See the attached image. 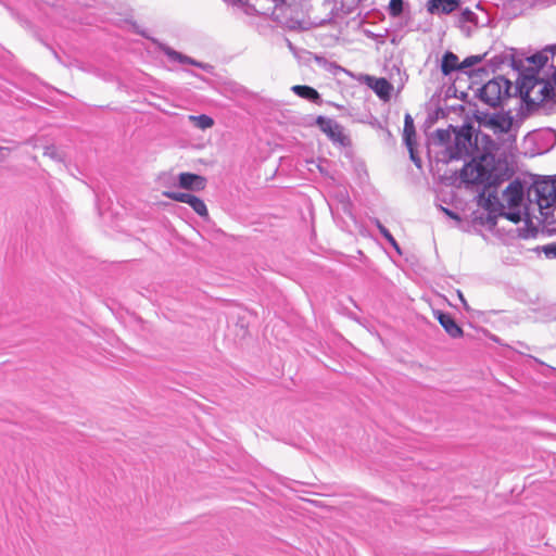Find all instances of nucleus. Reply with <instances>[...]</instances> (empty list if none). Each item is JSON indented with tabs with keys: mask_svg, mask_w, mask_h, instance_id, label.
<instances>
[{
	"mask_svg": "<svg viewBox=\"0 0 556 556\" xmlns=\"http://www.w3.org/2000/svg\"><path fill=\"white\" fill-rule=\"evenodd\" d=\"M523 201V186L519 180L511 181L503 191V207L511 210L505 213L507 219L519 223L521 219L520 211L518 210Z\"/></svg>",
	"mask_w": 556,
	"mask_h": 556,
	"instance_id": "1",
	"label": "nucleus"
},
{
	"mask_svg": "<svg viewBox=\"0 0 556 556\" xmlns=\"http://www.w3.org/2000/svg\"><path fill=\"white\" fill-rule=\"evenodd\" d=\"M534 190L541 213L547 216V210L556 204V179L545 178L538 180L534 184Z\"/></svg>",
	"mask_w": 556,
	"mask_h": 556,
	"instance_id": "2",
	"label": "nucleus"
},
{
	"mask_svg": "<svg viewBox=\"0 0 556 556\" xmlns=\"http://www.w3.org/2000/svg\"><path fill=\"white\" fill-rule=\"evenodd\" d=\"M509 84L503 78H494L489 80L480 90V98L483 102L491 106L500 104L507 97Z\"/></svg>",
	"mask_w": 556,
	"mask_h": 556,
	"instance_id": "3",
	"label": "nucleus"
},
{
	"mask_svg": "<svg viewBox=\"0 0 556 556\" xmlns=\"http://www.w3.org/2000/svg\"><path fill=\"white\" fill-rule=\"evenodd\" d=\"M316 125L333 143H339L341 146H348L350 143V139L345 135L343 127L334 119L318 116L316 118Z\"/></svg>",
	"mask_w": 556,
	"mask_h": 556,
	"instance_id": "4",
	"label": "nucleus"
},
{
	"mask_svg": "<svg viewBox=\"0 0 556 556\" xmlns=\"http://www.w3.org/2000/svg\"><path fill=\"white\" fill-rule=\"evenodd\" d=\"M163 195L173 201L188 204L200 217L208 218L210 216L205 202L190 192L164 191Z\"/></svg>",
	"mask_w": 556,
	"mask_h": 556,
	"instance_id": "5",
	"label": "nucleus"
},
{
	"mask_svg": "<svg viewBox=\"0 0 556 556\" xmlns=\"http://www.w3.org/2000/svg\"><path fill=\"white\" fill-rule=\"evenodd\" d=\"M455 135V148L451 151L450 156L452 159H462L469 154V150L472 146V126L467 124L462 126L458 130L453 129Z\"/></svg>",
	"mask_w": 556,
	"mask_h": 556,
	"instance_id": "6",
	"label": "nucleus"
},
{
	"mask_svg": "<svg viewBox=\"0 0 556 556\" xmlns=\"http://www.w3.org/2000/svg\"><path fill=\"white\" fill-rule=\"evenodd\" d=\"M489 177V172L481 161L472 160L460 172V178L465 184L477 185Z\"/></svg>",
	"mask_w": 556,
	"mask_h": 556,
	"instance_id": "7",
	"label": "nucleus"
},
{
	"mask_svg": "<svg viewBox=\"0 0 556 556\" xmlns=\"http://www.w3.org/2000/svg\"><path fill=\"white\" fill-rule=\"evenodd\" d=\"M481 125L495 135L506 134L513 127V117L508 113H495L483 118Z\"/></svg>",
	"mask_w": 556,
	"mask_h": 556,
	"instance_id": "8",
	"label": "nucleus"
},
{
	"mask_svg": "<svg viewBox=\"0 0 556 556\" xmlns=\"http://www.w3.org/2000/svg\"><path fill=\"white\" fill-rule=\"evenodd\" d=\"M207 180L204 176L184 172L178 175L179 188L188 191H203L206 188Z\"/></svg>",
	"mask_w": 556,
	"mask_h": 556,
	"instance_id": "9",
	"label": "nucleus"
},
{
	"mask_svg": "<svg viewBox=\"0 0 556 556\" xmlns=\"http://www.w3.org/2000/svg\"><path fill=\"white\" fill-rule=\"evenodd\" d=\"M403 137L405 144L409 151L410 159L419 166L420 160L415 154L416 130L414 126V121L409 114H406L404 118Z\"/></svg>",
	"mask_w": 556,
	"mask_h": 556,
	"instance_id": "10",
	"label": "nucleus"
},
{
	"mask_svg": "<svg viewBox=\"0 0 556 556\" xmlns=\"http://www.w3.org/2000/svg\"><path fill=\"white\" fill-rule=\"evenodd\" d=\"M434 316L450 337L460 338L463 336V329L451 314L437 311Z\"/></svg>",
	"mask_w": 556,
	"mask_h": 556,
	"instance_id": "11",
	"label": "nucleus"
},
{
	"mask_svg": "<svg viewBox=\"0 0 556 556\" xmlns=\"http://www.w3.org/2000/svg\"><path fill=\"white\" fill-rule=\"evenodd\" d=\"M365 81L380 99L386 101L390 99L392 85L386 78L367 76Z\"/></svg>",
	"mask_w": 556,
	"mask_h": 556,
	"instance_id": "12",
	"label": "nucleus"
},
{
	"mask_svg": "<svg viewBox=\"0 0 556 556\" xmlns=\"http://www.w3.org/2000/svg\"><path fill=\"white\" fill-rule=\"evenodd\" d=\"M459 7L458 0H429L427 9L429 13H444L448 14Z\"/></svg>",
	"mask_w": 556,
	"mask_h": 556,
	"instance_id": "13",
	"label": "nucleus"
},
{
	"mask_svg": "<svg viewBox=\"0 0 556 556\" xmlns=\"http://www.w3.org/2000/svg\"><path fill=\"white\" fill-rule=\"evenodd\" d=\"M470 64L471 63L467 62L466 60L464 65H459L457 55L452 52H446L442 59L441 70L444 75H447L455 70L465 67Z\"/></svg>",
	"mask_w": 556,
	"mask_h": 556,
	"instance_id": "14",
	"label": "nucleus"
},
{
	"mask_svg": "<svg viewBox=\"0 0 556 556\" xmlns=\"http://www.w3.org/2000/svg\"><path fill=\"white\" fill-rule=\"evenodd\" d=\"M189 121L199 129L205 130L214 126V119L206 115H190Z\"/></svg>",
	"mask_w": 556,
	"mask_h": 556,
	"instance_id": "15",
	"label": "nucleus"
},
{
	"mask_svg": "<svg viewBox=\"0 0 556 556\" xmlns=\"http://www.w3.org/2000/svg\"><path fill=\"white\" fill-rule=\"evenodd\" d=\"M292 89L301 98L308 99L311 101H316L319 99V93L317 90L309 86L296 85Z\"/></svg>",
	"mask_w": 556,
	"mask_h": 556,
	"instance_id": "16",
	"label": "nucleus"
},
{
	"mask_svg": "<svg viewBox=\"0 0 556 556\" xmlns=\"http://www.w3.org/2000/svg\"><path fill=\"white\" fill-rule=\"evenodd\" d=\"M453 134L454 132L451 129H438L435 131V139L440 144H445L450 142Z\"/></svg>",
	"mask_w": 556,
	"mask_h": 556,
	"instance_id": "17",
	"label": "nucleus"
},
{
	"mask_svg": "<svg viewBox=\"0 0 556 556\" xmlns=\"http://www.w3.org/2000/svg\"><path fill=\"white\" fill-rule=\"evenodd\" d=\"M403 12V0H390L389 13L392 16H399Z\"/></svg>",
	"mask_w": 556,
	"mask_h": 556,
	"instance_id": "18",
	"label": "nucleus"
},
{
	"mask_svg": "<svg viewBox=\"0 0 556 556\" xmlns=\"http://www.w3.org/2000/svg\"><path fill=\"white\" fill-rule=\"evenodd\" d=\"M529 61L533 64H535L536 66L539 67H543L547 61H548V58L546 54L544 53H536L534 55H532Z\"/></svg>",
	"mask_w": 556,
	"mask_h": 556,
	"instance_id": "19",
	"label": "nucleus"
},
{
	"mask_svg": "<svg viewBox=\"0 0 556 556\" xmlns=\"http://www.w3.org/2000/svg\"><path fill=\"white\" fill-rule=\"evenodd\" d=\"M376 225L378 229L380 230L381 235L391 242L394 247H396V241L393 238V236L390 233V231L380 223V220L376 219Z\"/></svg>",
	"mask_w": 556,
	"mask_h": 556,
	"instance_id": "20",
	"label": "nucleus"
},
{
	"mask_svg": "<svg viewBox=\"0 0 556 556\" xmlns=\"http://www.w3.org/2000/svg\"><path fill=\"white\" fill-rule=\"evenodd\" d=\"M43 154H45V155H47V156H49V157H51V159H54V157H56V156H58L56 149H55L53 146H51V147H47V148L45 149V153H43Z\"/></svg>",
	"mask_w": 556,
	"mask_h": 556,
	"instance_id": "21",
	"label": "nucleus"
},
{
	"mask_svg": "<svg viewBox=\"0 0 556 556\" xmlns=\"http://www.w3.org/2000/svg\"><path fill=\"white\" fill-rule=\"evenodd\" d=\"M443 211H444V213H445L447 216H450L451 218H453V219H455V220H460L459 216H458L456 213H454V212H452V211H450V210H447V208H443Z\"/></svg>",
	"mask_w": 556,
	"mask_h": 556,
	"instance_id": "22",
	"label": "nucleus"
},
{
	"mask_svg": "<svg viewBox=\"0 0 556 556\" xmlns=\"http://www.w3.org/2000/svg\"><path fill=\"white\" fill-rule=\"evenodd\" d=\"M10 152L9 148L0 147V161H2Z\"/></svg>",
	"mask_w": 556,
	"mask_h": 556,
	"instance_id": "23",
	"label": "nucleus"
}]
</instances>
